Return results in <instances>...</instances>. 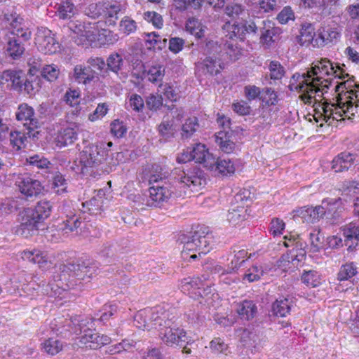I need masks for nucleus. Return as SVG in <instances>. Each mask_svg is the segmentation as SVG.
Here are the masks:
<instances>
[{"label":"nucleus","instance_id":"nucleus-23","mask_svg":"<svg viewBox=\"0 0 359 359\" xmlns=\"http://www.w3.org/2000/svg\"><path fill=\"white\" fill-rule=\"evenodd\" d=\"M74 78L79 83H83L87 87L100 86L98 74L93 70L90 67H82L76 65L74 69Z\"/></svg>","mask_w":359,"mask_h":359},{"label":"nucleus","instance_id":"nucleus-18","mask_svg":"<svg viewBox=\"0 0 359 359\" xmlns=\"http://www.w3.org/2000/svg\"><path fill=\"white\" fill-rule=\"evenodd\" d=\"M224 14L228 16L231 20L234 22L233 25H231L230 22H226L222 27L224 30L231 29V33L230 34L229 38L231 39L233 36H234V25L236 24H239L245 20H248V18H251L248 14V16L245 17V8L238 4L236 3H230L228 4L224 8Z\"/></svg>","mask_w":359,"mask_h":359},{"label":"nucleus","instance_id":"nucleus-34","mask_svg":"<svg viewBox=\"0 0 359 359\" xmlns=\"http://www.w3.org/2000/svg\"><path fill=\"white\" fill-rule=\"evenodd\" d=\"M247 209L244 205L232 204L226 215L227 220L233 226L239 224L248 217Z\"/></svg>","mask_w":359,"mask_h":359},{"label":"nucleus","instance_id":"nucleus-28","mask_svg":"<svg viewBox=\"0 0 359 359\" xmlns=\"http://www.w3.org/2000/svg\"><path fill=\"white\" fill-rule=\"evenodd\" d=\"M235 134L233 130H221L215 134V142L222 151L230 154L235 149Z\"/></svg>","mask_w":359,"mask_h":359},{"label":"nucleus","instance_id":"nucleus-29","mask_svg":"<svg viewBox=\"0 0 359 359\" xmlns=\"http://www.w3.org/2000/svg\"><path fill=\"white\" fill-rule=\"evenodd\" d=\"M339 75H345V78H348L344 82L341 83L339 85L336 86L337 91H339L341 88V94L344 97H348V95L355 96V98L359 97V91L355 90L354 88H359V83H357L355 81V77L353 76H350V75L347 73H345L343 69L341 68L340 72H339Z\"/></svg>","mask_w":359,"mask_h":359},{"label":"nucleus","instance_id":"nucleus-55","mask_svg":"<svg viewBox=\"0 0 359 359\" xmlns=\"http://www.w3.org/2000/svg\"><path fill=\"white\" fill-rule=\"evenodd\" d=\"M264 275V271L262 266H252L249 268L243 276V281L252 283L259 280Z\"/></svg>","mask_w":359,"mask_h":359},{"label":"nucleus","instance_id":"nucleus-35","mask_svg":"<svg viewBox=\"0 0 359 359\" xmlns=\"http://www.w3.org/2000/svg\"><path fill=\"white\" fill-rule=\"evenodd\" d=\"M312 67L306 71V72L301 74L302 81H306L305 88H308L311 93H322L325 90V88L328 89L329 85L325 84L324 86L318 83L316 79V75L313 74Z\"/></svg>","mask_w":359,"mask_h":359},{"label":"nucleus","instance_id":"nucleus-17","mask_svg":"<svg viewBox=\"0 0 359 359\" xmlns=\"http://www.w3.org/2000/svg\"><path fill=\"white\" fill-rule=\"evenodd\" d=\"M18 182L20 191L27 200L32 201L44 194L45 189L41 182L31 175H23Z\"/></svg>","mask_w":359,"mask_h":359},{"label":"nucleus","instance_id":"nucleus-31","mask_svg":"<svg viewBox=\"0 0 359 359\" xmlns=\"http://www.w3.org/2000/svg\"><path fill=\"white\" fill-rule=\"evenodd\" d=\"M233 257L228 264L227 269L222 273V276L236 271L239 268L243 266L244 263L250 257V255L248 257V251L244 249L238 250L233 249Z\"/></svg>","mask_w":359,"mask_h":359},{"label":"nucleus","instance_id":"nucleus-1","mask_svg":"<svg viewBox=\"0 0 359 359\" xmlns=\"http://www.w3.org/2000/svg\"><path fill=\"white\" fill-rule=\"evenodd\" d=\"M97 269V264L90 261L83 264L67 263L60 264L48 282L42 280L39 290L43 294L60 297L64 291L73 290L86 277H90Z\"/></svg>","mask_w":359,"mask_h":359},{"label":"nucleus","instance_id":"nucleus-33","mask_svg":"<svg viewBox=\"0 0 359 359\" xmlns=\"http://www.w3.org/2000/svg\"><path fill=\"white\" fill-rule=\"evenodd\" d=\"M69 326L72 327L70 330L72 332L76 335H80V337L84 334H87V330H94L93 329V321L90 319H84L81 317L71 319Z\"/></svg>","mask_w":359,"mask_h":359},{"label":"nucleus","instance_id":"nucleus-32","mask_svg":"<svg viewBox=\"0 0 359 359\" xmlns=\"http://www.w3.org/2000/svg\"><path fill=\"white\" fill-rule=\"evenodd\" d=\"M77 133L72 128H65L58 131L55 138V145L62 148L72 144L77 139Z\"/></svg>","mask_w":359,"mask_h":359},{"label":"nucleus","instance_id":"nucleus-9","mask_svg":"<svg viewBox=\"0 0 359 359\" xmlns=\"http://www.w3.org/2000/svg\"><path fill=\"white\" fill-rule=\"evenodd\" d=\"M173 324L174 323L170 319L164 320V325L161 323L160 325L164 327L160 331L162 341L168 346L172 347L175 345L182 348L183 353L191 354L194 340L187 336L184 330L175 328Z\"/></svg>","mask_w":359,"mask_h":359},{"label":"nucleus","instance_id":"nucleus-62","mask_svg":"<svg viewBox=\"0 0 359 359\" xmlns=\"http://www.w3.org/2000/svg\"><path fill=\"white\" fill-rule=\"evenodd\" d=\"M109 110L107 103H99L93 112L88 115V119L92 122L101 119L108 113Z\"/></svg>","mask_w":359,"mask_h":359},{"label":"nucleus","instance_id":"nucleus-45","mask_svg":"<svg viewBox=\"0 0 359 359\" xmlns=\"http://www.w3.org/2000/svg\"><path fill=\"white\" fill-rule=\"evenodd\" d=\"M50 188L52 193L61 196L67 192V181L61 173L57 172L53 177Z\"/></svg>","mask_w":359,"mask_h":359},{"label":"nucleus","instance_id":"nucleus-16","mask_svg":"<svg viewBox=\"0 0 359 359\" xmlns=\"http://www.w3.org/2000/svg\"><path fill=\"white\" fill-rule=\"evenodd\" d=\"M5 25V29L1 33L20 35L22 39H31L32 33L28 28L22 27L23 19L16 13H7L4 15L3 19Z\"/></svg>","mask_w":359,"mask_h":359},{"label":"nucleus","instance_id":"nucleus-54","mask_svg":"<svg viewBox=\"0 0 359 359\" xmlns=\"http://www.w3.org/2000/svg\"><path fill=\"white\" fill-rule=\"evenodd\" d=\"M27 162L29 165L36 167L39 169H48L52 165L48 158L39 154L29 156L27 158Z\"/></svg>","mask_w":359,"mask_h":359},{"label":"nucleus","instance_id":"nucleus-25","mask_svg":"<svg viewBox=\"0 0 359 359\" xmlns=\"http://www.w3.org/2000/svg\"><path fill=\"white\" fill-rule=\"evenodd\" d=\"M79 342L86 348L95 350L110 344L111 338L107 335H100L95 332L94 329L93 330H87V334L81 335L79 337Z\"/></svg>","mask_w":359,"mask_h":359},{"label":"nucleus","instance_id":"nucleus-43","mask_svg":"<svg viewBox=\"0 0 359 359\" xmlns=\"http://www.w3.org/2000/svg\"><path fill=\"white\" fill-rule=\"evenodd\" d=\"M173 123L174 121H163L160 125H158L159 142H165L170 141V139L174 137L176 128Z\"/></svg>","mask_w":359,"mask_h":359},{"label":"nucleus","instance_id":"nucleus-15","mask_svg":"<svg viewBox=\"0 0 359 359\" xmlns=\"http://www.w3.org/2000/svg\"><path fill=\"white\" fill-rule=\"evenodd\" d=\"M88 25L89 26L92 25V27H90V29H88V31L86 32V42L85 45H91L93 42H97L99 45L104 46L111 43V32L103 27L104 25H108L105 24L103 20L89 22Z\"/></svg>","mask_w":359,"mask_h":359},{"label":"nucleus","instance_id":"nucleus-44","mask_svg":"<svg viewBox=\"0 0 359 359\" xmlns=\"http://www.w3.org/2000/svg\"><path fill=\"white\" fill-rule=\"evenodd\" d=\"M23 260H27L30 262L38 264L40 267H44L48 261L43 253L38 250H24L21 254Z\"/></svg>","mask_w":359,"mask_h":359},{"label":"nucleus","instance_id":"nucleus-36","mask_svg":"<svg viewBox=\"0 0 359 359\" xmlns=\"http://www.w3.org/2000/svg\"><path fill=\"white\" fill-rule=\"evenodd\" d=\"M236 311L241 318L250 320L256 316L257 306L253 301L244 300L237 305Z\"/></svg>","mask_w":359,"mask_h":359},{"label":"nucleus","instance_id":"nucleus-5","mask_svg":"<svg viewBox=\"0 0 359 359\" xmlns=\"http://www.w3.org/2000/svg\"><path fill=\"white\" fill-rule=\"evenodd\" d=\"M354 97L351 95L344 97L339 93L335 103L324 102L322 104V112H317L318 118H322L329 125H332V121H344L345 118L353 119L359 109L355 106Z\"/></svg>","mask_w":359,"mask_h":359},{"label":"nucleus","instance_id":"nucleus-11","mask_svg":"<svg viewBox=\"0 0 359 359\" xmlns=\"http://www.w3.org/2000/svg\"><path fill=\"white\" fill-rule=\"evenodd\" d=\"M15 118L27 129V135L32 140H38L41 122L35 115L34 108L27 103L20 104L15 111Z\"/></svg>","mask_w":359,"mask_h":359},{"label":"nucleus","instance_id":"nucleus-64","mask_svg":"<svg viewBox=\"0 0 359 359\" xmlns=\"http://www.w3.org/2000/svg\"><path fill=\"white\" fill-rule=\"evenodd\" d=\"M88 67H93L100 71L103 78L107 77L106 61L102 57H90L88 60Z\"/></svg>","mask_w":359,"mask_h":359},{"label":"nucleus","instance_id":"nucleus-58","mask_svg":"<svg viewBox=\"0 0 359 359\" xmlns=\"http://www.w3.org/2000/svg\"><path fill=\"white\" fill-rule=\"evenodd\" d=\"M198 127V118L196 117L188 118L182 128V138H189L196 131Z\"/></svg>","mask_w":359,"mask_h":359},{"label":"nucleus","instance_id":"nucleus-63","mask_svg":"<svg viewBox=\"0 0 359 359\" xmlns=\"http://www.w3.org/2000/svg\"><path fill=\"white\" fill-rule=\"evenodd\" d=\"M276 111L277 109L273 110L272 107L261 105L259 107L260 115L257 119H259L262 124L271 125L273 121L272 113Z\"/></svg>","mask_w":359,"mask_h":359},{"label":"nucleus","instance_id":"nucleus-41","mask_svg":"<svg viewBox=\"0 0 359 359\" xmlns=\"http://www.w3.org/2000/svg\"><path fill=\"white\" fill-rule=\"evenodd\" d=\"M212 168H208V169L218 171L219 173H221L223 175H227L228 174L231 175L235 172L234 165L230 159L222 158L215 159L212 157Z\"/></svg>","mask_w":359,"mask_h":359},{"label":"nucleus","instance_id":"nucleus-21","mask_svg":"<svg viewBox=\"0 0 359 359\" xmlns=\"http://www.w3.org/2000/svg\"><path fill=\"white\" fill-rule=\"evenodd\" d=\"M157 170L154 169V165H147L142 172V182H147L149 187V198L147 201V205L151 207H157V188L152 185L157 182Z\"/></svg>","mask_w":359,"mask_h":359},{"label":"nucleus","instance_id":"nucleus-59","mask_svg":"<svg viewBox=\"0 0 359 359\" xmlns=\"http://www.w3.org/2000/svg\"><path fill=\"white\" fill-rule=\"evenodd\" d=\"M269 69L270 71V78L273 80H280L285 74L284 67L280 63V62L276 60H272L270 62Z\"/></svg>","mask_w":359,"mask_h":359},{"label":"nucleus","instance_id":"nucleus-26","mask_svg":"<svg viewBox=\"0 0 359 359\" xmlns=\"http://www.w3.org/2000/svg\"><path fill=\"white\" fill-rule=\"evenodd\" d=\"M357 154L343 151L334 158L332 161V168L336 172H344L351 169L356 160Z\"/></svg>","mask_w":359,"mask_h":359},{"label":"nucleus","instance_id":"nucleus-39","mask_svg":"<svg viewBox=\"0 0 359 359\" xmlns=\"http://www.w3.org/2000/svg\"><path fill=\"white\" fill-rule=\"evenodd\" d=\"M315 28L311 23H304L299 32V35L297 36V41L301 46H309L313 41L315 36Z\"/></svg>","mask_w":359,"mask_h":359},{"label":"nucleus","instance_id":"nucleus-7","mask_svg":"<svg viewBox=\"0 0 359 359\" xmlns=\"http://www.w3.org/2000/svg\"><path fill=\"white\" fill-rule=\"evenodd\" d=\"M143 50L140 42H136L132 45L128 52L124 55V59L129 65V70L132 76L137 80L147 79L152 83L157 81V67L153 65L149 69H146L142 62Z\"/></svg>","mask_w":359,"mask_h":359},{"label":"nucleus","instance_id":"nucleus-42","mask_svg":"<svg viewBox=\"0 0 359 359\" xmlns=\"http://www.w3.org/2000/svg\"><path fill=\"white\" fill-rule=\"evenodd\" d=\"M89 22H84L83 24L78 22H74L70 21L67 26H64L63 29L71 31L75 34H77L78 36H81V43L82 44L85 45V43L86 42V32L88 31V29H90V27L92 25L89 26L88 25Z\"/></svg>","mask_w":359,"mask_h":359},{"label":"nucleus","instance_id":"nucleus-13","mask_svg":"<svg viewBox=\"0 0 359 359\" xmlns=\"http://www.w3.org/2000/svg\"><path fill=\"white\" fill-rule=\"evenodd\" d=\"M29 39L12 34L2 35L1 43L5 56L11 60H20L25 52V43Z\"/></svg>","mask_w":359,"mask_h":359},{"label":"nucleus","instance_id":"nucleus-57","mask_svg":"<svg viewBox=\"0 0 359 359\" xmlns=\"http://www.w3.org/2000/svg\"><path fill=\"white\" fill-rule=\"evenodd\" d=\"M74 15V5L67 1L58 5L57 15L60 18L70 19Z\"/></svg>","mask_w":359,"mask_h":359},{"label":"nucleus","instance_id":"nucleus-3","mask_svg":"<svg viewBox=\"0 0 359 359\" xmlns=\"http://www.w3.org/2000/svg\"><path fill=\"white\" fill-rule=\"evenodd\" d=\"M53 209V203L41 200L33 208H24L20 212V224L15 227V233L23 238H28L39 230L46 227V220L49 218Z\"/></svg>","mask_w":359,"mask_h":359},{"label":"nucleus","instance_id":"nucleus-51","mask_svg":"<svg viewBox=\"0 0 359 359\" xmlns=\"http://www.w3.org/2000/svg\"><path fill=\"white\" fill-rule=\"evenodd\" d=\"M27 137L25 133L15 130L10 133L11 145L16 150L19 151L26 146Z\"/></svg>","mask_w":359,"mask_h":359},{"label":"nucleus","instance_id":"nucleus-60","mask_svg":"<svg viewBox=\"0 0 359 359\" xmlns=\"http://www.w3.org/2000/svg\"><path fill=\"white\" fill-rule=\"evenodd\" d=\"M41 76L50 82L55 81L58 78L60 69L55 65H48L43 67Z\"/></svg>","mask_w":359,"mask_h":359},{"label":"nucleus","instance_id":"nucleus-19","mask_svg":"<svg viewBox=\"0 0 359 359\" xmlns=\"http://www.w3.org/2000/svg\"><path fill=\"white\" fill-rule=\"evenodd\" d=\"M34 40L38 48L45 54L55 53L59 48V43L53 37L52 32L46 27L38 29Z\"/></svg>","mask_w":359,"mask_h":359},{"label":"nucleus","instance_id":"nucleus-40","mask_svg":"<svg viewBox=\"0 0 359 359\" xmlns=\"http://www.w3.org/2000/svg\"><path fill=\"white\" fill-rule=\"evenodd\" d=\"M158 88H161L163 90V95H158V107L160 105H163V102L165 99L169 102H171V104H169L166 101L165 104H164L165 107H166L168 109H171L173 107V102L177 100V94L175 92L172 87L168 84L163 85L162 83H158Z\"/></svg>","mask_w":359,"mask_h":359},{"label":"nucleus","instance_id":"nucleus-22","mask_svg":"<svg viewBox=\"0 0 359 359\" xmlns=\"http://www.w3.org/2000/svg\"><path fill=\"white\" fill-rule=\"evenodd\" d=\"M124 57L118 53H111L106 60L107 76L109 72H112L120 79H126L130 70L124 62Z\"/></svg>","mask_w":359,"mask_h":359},{"label":"nucleus","instance_id":"nucleus-48","mask_svg":"<svg viewBox=\"0 0 359 359\" xmlns=\"http://www.w3.org/2000/svg\"><path fill=\"white\" fill-rule=\"evenodd\" d=\"M260 100L262 106L273 107L278 102L277 93L271 88H264L262 89Z\"/></svg>","mask_w":359,"mask_h":359},{"label":"nucleus","instance_id":"nucleus-10","mask_svg":"<svg viewBox=\"0 0 359 359\" xmlns=\"http://www.w3.org/2000/svg\"><path fill=\"white\" fill-rule=\"evenodd\" d=\"M122 6L119 4L97 3L91 4L86 8L85 13L90 18L103 20L108 26H114L118 19Z\"/></svg>","mask_w":359,"mask_h":359},{"label":"nucleus","instance_id":"nucleus-27","mask_svg":"<svg viewBox=\"0 0 359 359\" xmlns=\"http://www.w3.org/2000/svg\"><path fill=\"white\" fill-rule=\"evenodd\" d=\"M193 161L203 164L205 168H212V154H211L204 144L196 143L192 148H189Z\"/></svg>","mask_w":359,"mask_h":359},{"label":"nucleus","instance_id":"nucleus-50","mask_svg":"<svg viewBox=\"0 0 359 359\" xmlns=\"http://www.w3.org/2000/svg\"><path fill=\"white\" fill-rule=\"evenodd\" d=\"M41 345L42 350L50 355H56L62 348V342L54 338H48Z\"/></svg>","mask_w":359,"mask_h":359},{"label":"nucleus","instance_id":"nucleus-8","mask_svg":"<svg viewBox=\"0 0 359 359\" xmlns=\"http://www.w3.org/2000/svg\"><path fill=\"white\" fill-rule=\"evenodd\" d=\"M212 240V236L208 228L201 226L194 232L180 234L177 242L183 245V253L186 251H198V255L201 256L209 252Z\"/></svg>","mask_w":359,"mask_h":359},{"label":"nucleus","instance_id":"nucleus-4","mask_svg":"<svg viewBox=\"0 0 359 359\" xmlns=\"http://www.w3.org/2000/svg\"><path fill=\"white\" fill-rule=\"evenodd\" d=\"M234 36L244 41L246 35L259 36V43L265 48H269L276 41V38L282 33L280 27L269 20H262L252 15L239 24L234 25Z\"/></svg>","mask_w":359,"mask_h":359},{"label":"nucleus","instance_id":"nucleus-12","mask_svg":"<svg viewBox=\"0 0 359 359\" xmlns=\"http://www.w3.org/2000/svg\"><path fill=\"white\" fill-rule=\"evenodd\" d=\"M1 79L6 83H11V88L19 92H25L32 95L34 93V83L28 79L22 70L7 69L2 72Z\"/></svg>","mask_w":359,"mask_h":359},{"label":"nucleus","instance_id":"nucleus-49","mask_svg":"<svg viewBox=\"0 0 359 359\" xmlns=\"http://www.w3.org/2000/svg\"><path fill=\"white\" fill-rule=\"evenodd\" d=\"M302 282L308 287H315L320 285V275L315 270H304L301 276Z\"/></svg>","mask_w":359,"mask_h":359},{"label":"nucleus","instance_id":"nucleus-38","mask_svg":"<svg viewBox=\"0 0 359 359\" xmlns=\"http://www.w3.org/2000/svg\"><path fill=\"white\" fill-rule=\"evenodd\" d=\"M203 286V280L198 277H187L181 280L180 288L184 293H189L191 297L195 296L194 292H197L198 289L201 290Z\"/></svg>","mask_w":359,"mask_h":359},{"label":"nucleus","instance_id":"nucleus-20","mask_svg":"<svg viewBox=\"0 0 359 359\" xmlns=\"http://www.w3.org/2000/svg\"><path fill=\"white\" fill-rule=\"evenodd\" d=\"M341 67L340 64L337 63L334 65L328 59L323 58L320 60H318L312 64L313 74L316 75V79L318 82H320L322 84L321 79L323 77L320 75H334L335 77H338L340 79H344L345 75H339Z\"/></svg>","mask_w":359,"mask_h":359},{"label":"nucleus","instance_id":"nucleus-46","mask_svg":"<svg viewBox=\"0 0 359 359\" xmlns=\"http://www.w3.org/2000/svg\"><path fill=\"white\" fill-rule=\"evenodd\" d=\"M142 41H140L142 45V50L145 51L151 52L153 54L156 52V47L157 46V33L156 32H144L142 34Z\"/></svg>","mask_w":359,"mask_h":359},{"label":"nucleus","instance_id":"nucleus-30","mask_svg":"<svg viewBox=\"0 0 359 359\" xmlns=\"http://www.w3.org/2000/svg\"><path fill=\"white\" fill-rule=\"evenodd\" d=\"M292 301L287 297L281 296L271 305L269 316L285 317L291 311Z\"/></svg>","mask_w":359,"mask_h":359},{"label":"nucleus","instance_id":"nucleus-53","mask_svg":"<svg viewBox=\"0 0 359 359\" xmlns=\"http://www.w3.org/2000/svg\"><path fill=\"white\" fill-rule=\"evenodd\" d=\"M63 101L71 107H77L81 102V93L79 89L69 88L63 96Z\"/></svg>","mask_w":359,"mask_h":359},{"label":"nucleus","instance_id":"nucleus-2","mask_svg":"<svg viewBox=\"0 0 359 359\" xmlns=\"http://www.w3.org/2000/svg\"><path fill=\"white\" fill-rule=\"evenodd\" d=\"M205 184V173L197 166L182 170L176 186L169 182H163L161 177L158 179V208L165 205V209H168L175 198L198 191Z\"/></svg>","mask_w":359,"mask_h":359},{"label":"nucleus","instance_id":"nucleus-14","mask_svg":"<svg viewBox=\"0 0 359 359\" xmlns=\"http://www.w3.org/2000/svg\"><path fill=\"white\" fill-rule=\"evenodd\" d=\"M323 218L331 225L338 224L344 220V205L341 198H327L322 201Z\"/></svg>","mask_w":359,"mask_h":359},{"label":"nucleus","instance_id":"nucleus-24","mask_svg":"<svg viewBox=\"0 0 359 359\" xmlns=\"http://www.w3.org/2000/svg\"><path fill=\"white\" fill-rule=\"evenodd\" d=\"M347 251L352 252L359 245V222H351L341 227Z\"/></svg>","mask_w":359,"mask_h":359},{"label":"nucleus","instance_id":"nucleus-52","mask_svg":"<svg viewBox=\"0 0 359 359\" xmlns=\"http://www.w3.org/2000/svg\"><path fill=\"white\" fill-rule=\"evenodd\" d=\"M259 337L255 332L247 330H245L243 332L241 342L246 348H257V346L259 344Z\"/></svg>","mask_w":359,"mask_h":359},{"label":"nucleus","instance_id":"nucleus-61","mask_svg":"<svg viewBox=\"0 0 359 359\" xmlns=\"http://www.w3.org/2000/svg\"><path fill=\"white\" fill-rule=\"evenodd\" d=\"M309 237L313 252H318L320 249L323 248L325 238L319 229H316L313 232L310 233Z\"/></svg>","mask_w":359,"mask_h":359},{"label":"nucleus","instance_id":"nucleus-56","mask_svg":"<svg viewBox=\"0 0 359 359\" xmlns=\"http://www.w3.org/2000/svg\"><path fill=\"white\" fill-rule=\"evenodd\" d=\"M186 29L197 39H201L204 35V30L201 27V22L195 18H189L187 20Z\"/></svg>","mask_w":359,"mask_h":359},{"label":"nucleus","instance_id":"nucleus-47","mask_svg":"<svg viewBox=\"0 0 359 359\" xmlns=\"http://www.w3.org/2000/svg\"><path fill=\"white\" fill-rule=\"evenodd\" d=\"M203 68L206 69L207 72L212 76L217 75L222 69L220 59L212 56L205 57L203 61Z\"/></svg>","mask_w":359,"mask_h":359},{"label":"nucleus","instance_id":"nucleus-37","mask_svg":"<svg viewBox=\"0 0 359 359\" xmlns=\"http://www.w3.org/2000/svg\"><path fill=\"white\" fill-rule=\"evenodd\" d=\"M358 269L356 263L353 262L342 264L337 273V280L339 282L349 280L353 283L354 278L358 273Z\"/></svg>","mask_w":359,"mask_h":359},{"label":"nucleus","instance_id":"nucleus-6","mask_svg":"<svg viewBox=\"0 0 359 359\" xmlns=\"http://www.w3.org/2000/svg\"><path fill=\"white\" fill-rule=\"evenodd\" d=\"M108 151L103 144H89L80 152L81 171L84 175L96 177L100 175L99 167L107 159Z\"/></svg>","mask_w":359,"mask_h":359}]
</instances>
